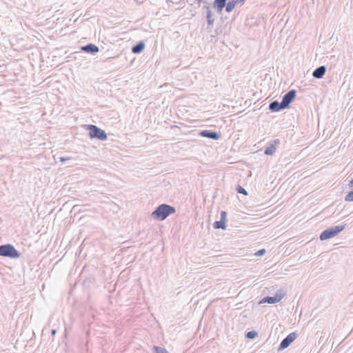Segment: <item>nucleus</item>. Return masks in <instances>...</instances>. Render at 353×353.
<instances>
[{"instance_id": "f257e3e1", "label": "nucleus", "mask_w": 353, "mask_h": 353, "mask_svg": "<svg viewBox=\"0 0 353 353\" xmlns=\"http://www.w3.org/2000/svg\"><path fill=\"white\" fill-rule=\"evenodd\" d=\"M176 212L174 207L163 203L159 205L152 212L151 216L157 221H163L168 216Z\"/></svg>"}, {"instance_id": "f03ea898", "label": "nucleus", "mask_w": 353, "mask_h": 353, "mask_svg": "<svg viewBox=\"0 0 353 353\" xmlns=\"http://www.w3.org/2000/svg\"><path fill=\"white\" fill-rule=\"evenodd\" d=\"M345 225H335L334 227H330L325 230H323L320 236H319V239L321 241H325V240H327V239H332L334 236H336V235H338L341 232H342L345 228Z\"/></svg>"}, {"instance_id": "7ed1b4c3", "label": "nucleus", "mask_w": 353, "mask_h": 353, "mask_svg": "<svg viewBox=\"0 0 353 353\" xmlns=\"http://www.w3.org/2000/svg\"><path fill=\"white\" fill-rule=\"evenodd\" d=\"M0 256L11 259H17L21 253L12 244H4L0 245Z\"/></svg>"}, {"instance_id": "20e7f679", "label": "nucleus", "mask_w": 353, "mask_h": 353, "mask_svg": "<svg viewBox=\"0 0 353 353\" xmlns=\"http://www.w3.org/2000/svg\"><path fill=\"white\" fill-rule=\"evenodd\" d=\"M87 130L89 131V136L91 139H97L100 141H105L108 139L106 132L95 125H87Z\"/></svg>"}, {"instance_id": "39448f33", "label": "nucleus", "mask_w": 353, "mask_h": 353, "mask_svg": "<svg viewBox=\"0 0 353 353\" xmlns=\"http://www.w3.org/2000/svg\"><path fill=\"white\" fill-rule=\"evenodd\" d=\"M286 295L285 291L280 289L278 290L273 296H266L263 297L260 301L259 304L261 303H269L274 304L279 303L285 296Z\"/></svg>"}, {"instance_id": "423d86ee", "label": "nucleus", "mask_w": 353, "mask_h": 353, "mask_svg": "<svg viewBox=\"0 0 353 353\" xmlns=\"http://www.w3.org/2000/svg\"><path fill=\"white\" fill-rule=\"evenodd\" d=\"M296 336L297 335L295 332L290 333L281 341L278 347V350L281 351L287 348L296 339Z\"/></svg>"}, {"instance_id": "0eeeda50", "label": "nucleus", "mask_w": 353, "mask_h": 353, "mask_svg": "<svg viewBox=\"0 0 353 353\" xmlns=\"http://www.w3.org/2000/svg\"><path fill=\"white\" fill-rule=\"evenodd\" d=\"M296 96V91L295 90H290L283 96L281 101L286 108L290 107L291 103L295 99Z\"/></svg>"}, {"instance_id": "6e6552de", "label": "nucleus", "mask_w": 353, "mask_h": 353, "mask_svg": "<svg viewBox=\"0 0 353 353\" xmlns=\"http://www.w3.org/2000/svg\"><path fill=\"white\" fill-rule=\"evenodd\" d=\"M199 135L202 137H205V138H208V139H213V140H219L221 137V133L220 132H215V131H212V130H201L199 132Z\"/></svg>"}, {"instance_id": "1a4fd4ad", "label": "nucleus", "mask_w": 353, "mask_h": 353, "mask_svg": "<svg viewBox=\"0 0 353 353\" xmlns=\"http://www.w3.org/2000/svg\"><path fill=\"white\" fill-rule=\"evenodd\" d=\"M280 144V140L279 139H274L271 141L268 146L265 148L264 150V154L266 155H273L276 150V147Z\"/></svg>"}, {"instance_id": "9d476101", "label": "nucleus", "mask_w": 353, "mask_h": 353, "mask_svg": "<svg viewBox=\"0 0 353 353\" xmlns=\"http://www.w3.org/2000/svg\"><path fill=\"white\" fill-rule=\"evenodd\" d=\"M268 108L272 112H280L281 110L286 109L285 105L283 104L282 101L279 102L277 100H274L270 102Z\"/></svg>"}, {"instance_id": "9b49d317", "label": "nucleus", "mask_w": 353, "mask_h": 353, "mask_svg": "<svg viewBox=\"0 0 353 353\" xmlns=\"http://www.w3.org/2000/svg\"><path fill=\"white\" fill-rule=\"evenodd\" d=\"M82 52L89 53L91 54H95L99 51V48L97 46L93 43H88L81 47Z\"/></svg>"}, {"instance_id": "f8f14e48", "label": "nucleus", "mask_w": 353, "mask_h": 353, "mask_svg": "<svg viewBox=\"0 0 353 353\" xmlns=\"http://www.w3.org/2000/svg\"><path fill=\"white\" fill-rule=\"evenodd\" d=\"M326 72V67L325 65H321L316 68L312 72V76L315 79H322Z\"/></svg>"}, {"instance_id": "ddd939ff", "label": "nucleus", "mask_w": 353, "mask_h": 353, "mask_svg": "<svg viewBox=\"0 0 353 353\" xmlns=\"http://www.w3.org/2000/svg\"><path fill=\"white\" fill-rule=\"evenodd\" d=\"M203 9L205 10L206 19H207L208 26H212L214 22V19L213 17V14H212L210 7L209 6V5H205V6H203Z\"/></svg>"}, {"instance_id": "4468645a", "label": "nucleus", "mask_w": 353, "mask_h": 353, "mask_svg": "<svg viewBox=\"0 0 353 353\" xmlns=\"http://www.w3.org/2000/svg\"><path fill=\"white\" fill-rule=\"evenodd\" d=\"M145 47V44L143 41L137 42L134 46L132 47L131 51L132 53L138 54L141 53Z\"/></svg>"}, {"instance_id": "2eb2a0df", "label": "nucleus", "mask_w": 353, "mask_h": 353, "mask_svg": "<svg viewBox=\"0 0 353 353\" xmlns=\"http://www.w3.org/2000/svg\"><path fill=\"white\" fill-rule=\"evenodd\" d=\"M228 0H214V7L216 8L219 12H221L224 7H225Z\"/></svg>"}, {"instance_id": "dca6fc26", "label": "nucleus", "mask_w": 353, "mask_h": 353, "mask_svg": "<svg viewBox=\"0 0 353 353\" xmlns=\"http://www.w3.org/2000/svg\"><path fill=\"white\" fill-rule=\"evenodd\" d=\"M226 222L220 219L219 221H216L214 223H213V228L214 229H222V230H225L226 228Z\"/></svg>"}, {"instance_id": "f3484780", "label": "nucleus", "mask_w": 353, "mask_h": 353, "mask_svg": "<svg viewBox=\"0 0 353 353\" xmlns=\"http://www.w3.org/2000/svg\"><path fill=\"white\" fill-rule=\"evenodd\" d=\"M236 3H238V1H236V0H232V1H228V3L226 2L225 11L227 12H232L233 10V9L234 8Z\"/></svg>"}, {"instance_id": "a211bd4d", "label": "nucleus", "mask_w": 353, "mask_h": 353, "mask_svg": "<svg viewBox=\"0 0 353 353\" xmlns=\"http://www.w3.org/2000/svg\"><path fill=\"white\" fill-rule=\"evenodd\" d=\"M154 353H169L168 351L164 347L154 345L153 347Z\"/></svg>"}, {"instance_id": "6ab92c4d", "label": "nucleus", "mask_w": 353, "mask_h": 353, "mask_svg": "<svg viewBox=\"0 0 353 353\" xmlns=\"http://www.w3.org/2000/svg\"><path fill=\"white\" fill-rule=\"evenodd\" d=\"M258 335L257 332L255 331H250L248 332L245 334V337L249 339H254Z\"/></svg>"}, {"instance_id": "aec40b11", "label": "nucleus", "mask_w": 353, "mask_h": 353, "mask_svg": "<svg viewBox=\"0 0 353 353\" xmlns=\"http://www.w3.org/2000/svg\"><path fill=\"white\" fill-rule=\"evenodd\" d=\"M236 190L239 194H241L243 195H248V192L241 185H238L236 188Z\"/></svg>"}, {"instance_id": "412c9836", "label": "nucleus", "mask_w": 353, "mask_h": 353, "mask_svg": "<svg viewBox=\"0 0 353 353\" xmlns=\"http://www.w3.org/2000/svg\"><path fill=\"white\" fill-rule=\"evenodd\" d=\"M345 201H353V190L349 192L345 196Z\"/></svg>"}, {"instance_id": "4be33fe9", "label": "nucleus", "mask_w": 353, "mask_h": 353, "mask_svg": "<svg viewBox=\"0 0 353 353\" xmlns=\"http://www.w3.org/2000/svg\"><path fill=\"white\" fill-rule=\"evenodd\" d=\"M221 219L227 222V212L225 211L221 212Z\"/></svg>"}, {"instance_id": "5701e85b", "label": "nucleus", "mask_w": 353, "mask_h": 353, "mask_svg": "<svg viewBox=\"0 0 353 353\" xmlns=\"http://www.w3.org/2000/svg\"><path fill=\"white\" fill-rule=\"evenodd\" d=\"M265 252L266 251L265 249H261L256 252L255 255L258 256H263L265 253Z\"/></svg>"}, {"instance_id": "b1692460", "label": "nucleus", "mask_w": 353, "mask_h": 353, "mask_svg": "<svg viewBox=\"0 0 353 353\" xmlns=\"http://www.w3.org/2000/svg\"><path fill=\"white\" fill-rule=\"evenodd\" d=\"M59 159H60L61 162L64 163L66 161L70 160L71 157H60Z\"/></svg>"}, {"instance_id": "393cba45", "label": "nucleus", "mask_w": 353, "mask_h": 353, "mask_svg": "<svg viewBox=\"0 0 353 353\" xmlns=\"http://www.w3.org/2000/svg\"><path fill=\"white\" fill-rule=\"evenodd\" d=\"M196 2L198 3L199 6L201 5V3H204L203 6L208 5V3L207 1H205L204 0H196Z\"/></svg>"}, {"instance_id": "a878e982", "label": "nucleus", "mask_w": 353, "mask_h": 353, "mask_svg": "<svg viewBox=\"0 0 353 353\" xmlns=\"http://www.w3.org/2000/svg\"><path fill=\"white\" fill-rule=\"evenodd\" d=\"M187 3L190 4V5H192L195 3H196V0H186Z\"/></svg>"}, {"instance_id": "bb28decb", "label": "nucleus", "mask_w": 353, "mask_h": 353, "mask_svg": "<svg viewBox=\"0 0 353 353\" xmlns=\"http://www.w3.org/2000/svg\"><path fill=\"white\" fill-rule=\"evenodd\" d=\"M56 333H57V330L56 329H52L51 330V335L52 336H54L56 334Z\"/></svg>"}, {"instance_id": "cd10ccee", "label": "nucleus", "mask_w": 353, "mask_h": 353, "mask_svg": "<svg viewBox=\"0 0 353 353\" xmlns=\"http://www.w3.org/2000/svg\"><path fill=\"white\" fill-rule=\"evenodd\" d=\"M351 187H353V179L350 181V184Z\"/></svg>"}, {"instance_id": "c85d7f7f", "label": "nucleus", "mask_w": 353, "mask_h": 353, "mask_svg": "<svg viewBox=\"0 0 353 353\" xmlns=\"http://www.w3.org/2000/svg\"><path fill=\"white\" fill-rule=\"evenodd\" d=\"M166 1L168 3V2H172L171 0H166Z\"/></svg>"}]
</instances>
